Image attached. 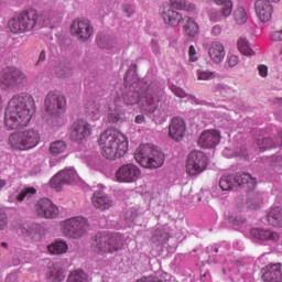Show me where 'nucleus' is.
Here are the masks:
<instances>
[{
  "mask_svg": "<svg viewBox=\"0 0 282 282\" xmlns=\"http://www.w3.org/2000/svg\"><path fill=\"white\" fill-rule=\"evenodd\" d=\"M65 279V270L61 268V265L55 264L53 268L50 269L47 273V281L48 282H61Z\"/></svg>",
  "mask_w": 282,
  "mask_h": 282,
  "instance_id": "obj_31",
  "label": "nucleus"
},
{
  "mask_svg": "<svg viewBox=\"0 0 282 282\" xmlns=\"http://www.w3.org/2000/svg\"><path fill=\"white\" fill-rule=\"evenodd\" d=\"M259 74L262 78H267L268 76V66L261 64L258 66Z\"/></svg>",
  "mask_w": 282,
  "mask_h": 282,
  "instance_id": "obj_54",
  "label": "nucleus"
},
{
  "mask_svg": "<svg viewBox=\"0 0 282 282\" xmlns=\"http://www.w3.org/2000/svg\"><path fill=\"white\" fill-rule=\"evenodd\" d=\"M140 175H142L140 167H138V165L128 163L121 165L117 170L115 177L117 182L131 184L133 182H138V180H140Z\"/></svg>",
  "mask_w": 282,
  "mask_h": 282,
  "instance_id": "obj_15",
  "label": "nucleus"
},
{
  "mask_svg": "<svg viewBox=\"0 0 282 282\" xmlns=\"http://www.w3.org/2000/svg\"><path fill=\"white\" fill-rule=\"evenodd\" d=\"M152 50L155 54H158V52H160V46H158V44H153Z\"/></svg>",
  "mask_w": 282,
  "mask_h": 282,
  "instance_id": "obj_60",
  "label": "nucleus"
},
{
  "mask_svg": "<svg viewBox=\"0 0 282 282\" xmlns=\"http://www.w3.org/2000/svg\"><path fill=\"white\" fill-rule=\"evenodd\" d=\"M171 91L174 93V95L177 96V98H186L188 95L184 91V89L177 87V86H172Z\"/></svg>",
  "mask_w": 282,
  "mask_h": 282,
  "instance_id": "obj_50",
  "label": "nucleus"
},
{
  "mask_svg": "<svg viewBox=\"0 0 282 282\" xmlns=\"http://www.w3.org/2000/svg\"><path fill=\"white\" fill-rule=\"evenodd\" d=\"M212 34L214 36H219V34H221V26L219 24H216L213 29H212Z\"/></svg>",
  "mask_w": 282,
  "mask_h": 282,
  "instance_id": "obj_56",
  "label": "nucleus"
},
{
  "mask_svg": "<svg viewBox=\"0 0 282 282\" xmlns=\"http://www.w3.org/2000/svg\"><path fill=\"white\" fill-rule=\"evenodd\" d=\"M86 116L89 120H100V104L98 101H88L86 104Z\"/></svg>",
  "mask_w": 282,
  "mask_h": 282,
  "instance_id": "obj_29",
  "label": "nucleus"
},
{
  "mask_svg": "<svg viewBox=\"0 0 282 282\" xmlns=\"http://www.w3.org/2000/svg\"><path fill=\"white\" fill-rule=\"evenodd\" d=\"M263 204V196L261 193H250L247 199V206L250 210H257Z\"/></svg>",
  "mask_w": 282,
  "mask_h": 282,
  "instance_id": "obj_34",
  "label": "nucleus"
},
{
  "mask_svg": "<svg viewBox=\"0 0 282 282\" xmlns=\"http://www.w3.org/2000/svg\"><path fill=\"white\" fill-rule=\"evenodd\" d=\"M120 107L122 106H117L113 104V106H109V112H108V121L115 124L120 120Z\"/></svg>",
  "mask_w": 282,
  "mask_h": 282,
  "instance_id": "obj_39",
  "label": "nucleus"
},
{
  "mask_svg": "<svg viewBox=\"0 0 282 282\" xmlns=\"http://www.w3.org/2000/svg\"><path fill=\"white\" fill-rule=\"evenodd\" d=\"M256 144H257L259 151H261V152L268 151L270 149H276V147H279L278 141L271 137H267V138L260 137L257 139Z\"/></svg>",
  "mask_w": 282,
  "mask_h": 282,
  "instance_id": "obj_30",
  "label": "nucleus"
},
{
  "mask_svg": "<svg viewBox=\"0 0 282 282\" xmlns=\"http://www.w3.org/2000/svg\"><path fill=\"white\" fill-rule=\"evenodd\" d=\"M271 162H273L274 166H282V155H273Z\"/></svg>",
  "mask_w": 282,
  "mask_h": 282,
  "instance_id": "obj_55",
  "label": "nucleus"
},
{
  "mask_svg": "<svg viewBox=\"0 0 282 282\" xmlns=\"http://www.w3.org/2000/svg\"><path fill=\"white\" fill-rule=\"evenodd\" d=\"M189 63L197 62V51L194 45H191L188 48Z\"/></svg>",
  "mask_w": 282,
  "mask_h": 282,
  "instance_id": "obj_51",
  "label": "nucleus"
},
{
  "mask_svg": "<svg viewBox=\"0 0 282 282\" xmlns=\"http://www.w3.org/2000/svg\"><path fill=\"white\" fill-rule=\"evenodd\" d=\"M124 242L118 234L98 232L91 242V248L97 254H113L120 252Z\"/></svg>",
  "mask_w": 282,
  "mask_h": 282,
  "instance_id": "obj_5",
  "label": "nucleus"
},
{
  "mask_svg": "<svg viewBox=\"0 0 282 282\" xmlns=\"http://www.w3.org/2000/svg\"><path fill=\"white\" fill-rule=\"evenodd\" d=\"M14 276H15L14 274H10L9 279H14Z\"/></svg>",
  "mask_w": 282,
  "mask_h": 282,
  "instance_id": "obj_64",
  "label": "nucleus"
},
{
  "mask_svg": "<svg viewBox=\"0 0 282 282\" xmlns=\"http://www.w3.org/2000/svg\"><path fill=\"white\" fill-rule=\"evenodd\" d=\"M208 166V156L199 150H193L186 160V173L188 175H199Z\"/></svg>",
  "mask_w": 282,
  "mask_h": 282,
  "instance_id": "obj_13",
  "label": "nucleus"
},
{
  "mask_svg": "<svg viewBox=\"0 0 282 282\" xmlns=\"http://www.w3.org/2000/svg\"><path fill=\"white\" fill-rule=\"evenodd\" d=\"M167 240H169V236L166 235V232L160 229H156L152 235V241L158 246H163V243Z\"/></svg>",
  "mask_w": 282,
  "mask_h": 282,
  "instance_id": "obj_42",
  "label": "nucleus"
},
{
  "mask_svg": "<svg viewBox=\"0 0 282 282\" xmlns=\"http://www.w3.org/2000/svg\"><path fill=\"white\" fill-rule=\"evenodd\" d=\"M228 221L234 226V228H240V226H243L246 224V219L241 215L237 214H229L228 215Z\"/></svg>",
  "mask_w": 282,
  "mask_h": 282,
  "instance_id": "obj_43",
  "label": "nucleus"
},
{
  "mask_svg": "<svg viewBox=\"0 0 282 282\" xmlns=\"http://www.w3.org/2000/svg\"><path fill=\"white\" fill-rule=\"evenodd\" d=\"M234 19L238 25H243L248 21V13L246 12V9L243 7H239L234 12Z\"/></svg>",
  "mask_w": 282,
  "mask_h": 282,
  "instance_id": "obj_40",
  "label": "nucleus"
},
{
  "mask_svg": "<svg viewBox=\"0 0 282 282\" xmlns=\"http://www.w3.org/2000/svg\"><path fill=\"white\" fill-rule=\"evenodd\" d=\"M250 232L259 241H279L281 239L279 232L270 229L252 228Z\"/></svg>",
  "mask_w": 282,
  "mask_h": 282,
  "instance_id": "obj_24",
  "label": "nucleus"
},
{
  "mask_svg": "<svg viewBox=\"0 0 282 282\" xmlns=\"http://www.w3.org/2000/svg\"><path fill=\"white\" fill-rule=\"evenodd\" d=\"M4 228H8V214L0 209V230H4Z\"/></svg>",
  "mask_w": 282,
  "mask_h": 282,
  "instance_id": "obj_48",
  "label": "nucleus"
},
{
  "mask_svg": "<svg viewBox=\"0 0 282 282\" xmlns=\"http://www.w3.org/2000/svg\"><path fill=\"white\" fill-rule=\"evenodd\" d=\"M123 12L127 14V17H133V14H135V9L131 4H124Z\"/></svg>",
  "mask_w": 282,
  "mask_h": 282,
  "instance_id": "obj_53",
  "label": "nucleus"
},
{
  "mask_svg": "<svg viewBox=\"0 0 282 282\" xmlns=\"http://www.w3.org/2000/svg\"><path fill=\"white\" fill-rule=\"evenodd\" d=\"M73 70L69 66H62L56 68V76L58 78H69L72 76Z\"/></svg>",
  "mask_w": 282,
  "mask_h": 282,
  "instance_id": "obj_45",
  "label": "nucleus"
},
{
  "mask_svg": "<svg viewBox=\"0 0 282 282\" xmlns=\"http://www.w3.org/2000/svg\"><path fill=\"white\" fill-rule=\"evenodd\" d=\"M256 14L262 23H268L272 19L274 7L270 0H257L254 3Z\"/></svg>",
  "mask_w": 282,
  "mask_h": 282,
  "instance_id": "obj_18",
  "label": "nucleus"
},
{
  "mask_svg": "<svg viewBox=\"0 0 282 282\" xmlns=\"http://www.w3.org/2000/svg\"><path fill=\"white\" fill-rule=\"evenodd\" d=\"M96 43L100 50H113L117 44L116 37L105 34L98 33L96 36Z\"/></svg>",
  "mask_w": 282,
  "mask_h": 282,
  "instance_id": "obj_27",
  "label": "nucleus"
},
{
  "mask_svg": "<svg viewBox=\"0 0 282 282\" xmlns=\"http://www.w3.org/2000/svg\"><path fill=\"white\" fill-rule=\"evenodd\" d=\"M227 91H230V86L226 85V84H216L213 87V93L214 94H220L221 96H225V94Z\"/></svg>",
  "mask_w": 282,
  "mask_h": 282,
  "instance_id": "obj_46",
  "label": "nucleus"
},
{
  "mask_svg": "<svg viewBox=\"0 0 282 282\" xmlns=\"http://www.w3.org/2000/svg\"><path fill=\"white\" fill-rule=\"evenodd\" d=\"M169 135L175 142H180V140L184 139L186 135V123L184 119L181 117H174L169 128Z\"/></svg>",
  "mask_w": 282,
  "mask_h": 282,
  "instance_id": "obj_20",
  "label": "nucleus"
},
{
  "mask_svg": "<svg viewBox=\"0 0 282 282\" xmlns=\"http://www.w3.org/2000/svg\"><path fill=\"white\" fill-rule=\"evenodd\" d=\"M267 219L270 226H274L275 228H282V208L281 207L272 208L269 212Z\"/></svg>",
  "mask_w": 282,
  "mask_h": 282,
  "instance_id": "obj_28",
  "label": "nucleus"
},
{
  "mask_svg": "<svg viewBox=\"0 0 282 282\" xmlns=\"http://www.w3.org/2000/svg\"><path fill=\"white\" fill-rule=\"evenodd\" d=\"M91 135V124L85 119L75 120L69 129V140L76 144H85Z\"/></svg>",
  "mask_w": 282,
  "mask_h": 282,
  "instance_id": "obj_12",
  "label": "nucleus"
},
{
  "mask_svg": "<svg viewBox=\"0 0 282 282\" xmlns=\"http://www.w3.org/2000/svg\"><path fill=\"white\" fill-rule=\"evenodd\" d=\"M36 111L34 98L30 94L14 95L8 102L4 112V124L7 129H21L30 124L32 113Z\"/></svg>",
  "mask_w": 282,
  "mask_h": 282,
  "instance_id": "obj_3",
  "label": "nucleus"
},
{
  "mask_svg": "<svg viewBox=\"0 0 282 282\" xmlns=\"http://www.w3.org/2000/svg\"><path fill=\"white\" fill-rule=\"evenodd\" d=\"M0 85L4 89H19L28 85V75L21 68L7 66L2 69Z\"/></svg>",
  "mask_w": 282,
  "mask_h": 282,
  "instance_id": "obj_9",
  "label": "nucleus"
},
{
  "mask_svg": "<svg viewBox=\"0 0 282 282\" xmlns=\"http://www.w3.org/2000/svg\"><path fill=\"white\" fill-rule=\"evenodd\" d=\"M262 281L282 282L281 263L269 264L263 269Z\"/></svg>",
  "mask_w": 282,
  "mask_h": 282,
  "instance_id": "obj_21",
  "label": "nucleus"
},
{
  "mask_svg": "<svg viewBox=\"0 0 282 282\" xmlns=\"http://www.w3.org/2000/svg\"><path fill=\"white\" fill-rule=\"evenodd\" d=\"M219 142H221V134L217 130H206L198 139V144L203 149H215Z\"/></svg>",
  "mask_w": 282,
  "mask_h": 282,
  "instance_id": "obj_19",
  "label": "nucleus"
},
{
  "mask_svg": "<svg viewBox=\"0 0 282 282\" xmlns=\"http://www.w3.org/2000/svg\"><path fill=\"white\" fill-rule=\"evenodd\" d=\"M135 122L137 124H142V122H144V117L142 115H138L135 117Z\"/></svg>",
  "mask_w": 282,
  "mask_h": 282,
  "instance_id": "obj_59",
  "label": "nucleus"
},
{
  "mask_svg": "<svg viewBox=\"0 0 282 282\" xmlns=\"http://www.w3.org/2000/svg\"><path fill=\"white\" fill-rule=\"evenodd\" d=\"M41 142L39 130L28 129L9 135V144L15 151H30Z\"/></svg>",
  "mask_w": 282,
  "mask_h": 282,
  "instance_id": "obj_8",
  "label": "nucleus"
},
{
  "mask_svg": "<svg viewBox=\"0 0 282 282\" xmlns=\"http://www.w3.org/2000/svg\"><path fill=\"white\" fill-rule=\"evenodd\" d=\"M98 144L101 155L106 158V160H118V158H122L129 149L127 137L113 129H107L102 132L99 137Z\"/></svg>",
  "mask_w": 282,
  "mask_h": 282,
  "instance_id": "obj_4",
  "label": "nucleus"
},
{
  "mask_svg": "<svg viewBox=\"0 0 282 282\" xmlns=\"http://www.w3.org/2000/svg\"><path fill=\"white\" fill-rule=\"evenodd\" d=\"M45 58H46V53H45V51H42L40 53V56H39V59H37V65H39V63H43L45 61Z\"/></svg>",
  "mask_w": 282,
  "mask_h": 282,
  "instance_id": "obj_58",
  "label": "nucleus"
},
{
  "mask_svg": "<svg viewBox=\"0 0 282 282\" xmlns=\"http://www.w3.org/2000/svg\"><path fill=\"white\" fill-rule=\"evenodd\" d=\"M238 50L245 56H253L254 54V51L250 47V42H248V39L246 37H240L238 40Z\"/></svg>",
  "mask_w": 282,
  "mask_h": 282,
  "instance_id": "obj_36",
  "label": "nucleus"
},
{
  "mask_svg": "<svg viewBox=\"0 0 282 282\" xmlns=\"http://www.w3.org/2000/svg\"><path fill=\"white\" fill-rule=\"evenodd\" d=\"M50 151L52 155H61L67 151V143L65 141H55L51 143Z\"/></svg>",
  "mask_w": 282,
  "mask_h": 282,
  "instance_id": "obj_37",
  "label": "nucleus"
},
{
  "mask_svg": "<svg viewBox=\"0 0 282 282\" xmlns=\"http://www.w3.org/2000/svg\"><path fill=\"white\" fill-rule=\"evenodd\" d=\"M134 160L143 169H160L164 165V153L151 144L140 145L135 153Z\"/></svg>",
  "mask_w": 282,
  "mask_h": 282,
  "instance_id": "obj_6",
  "label": "nucleus"
},
{
  "mask_svg": "<svg viewBox=\"0 0 282 282\" xmlns=\"http://www.w3.org/2000/svg\"><path fill=\"white\" fill-rule=\"evenodd\" d=\"M276 102H282V98H275Z\"/></svg>",
  "mask_w": 282,
  "mask_h": 282,
  "instance_id": "obj_63",
  "label": "nucleus"
},
{
  "mask_svg": "<svg viewBox=\"0 0 282 282\" xmlns=\"http://www.w3.org/2000/svg\"><path fill=\"white\" fill-rule=\"evenodd\" d=\"M181 23L186 36H189V39L199 36V24H197L193 18L184 17V20Z\"/></svg>",
  "mask_w": 282,
  "mask_h": 282,
  "instance_id": "obj_26",
  "label": "nucleus"
},
{
  "mask_svg": "<svg viewBox=\"0 0 282 282\" xmlns=\"http://www.w3.org/2000/svg\"><path fill=\"white\" fill-rule=\"evenodd\" d=\"M6 184H8L6 180H0V188H4Z\"/></svg>",
  "mask_w": 282,
  "mask_h": 282,
  "instance_id": "obj_61",
  "label": "nucleus"
},
{
  "mask_svg": "<svg viewBox=\"0 0 282 282\" xmlns=\"http://www.w3.org/2000/svg\"><path fill=\"white\" fill-rule=\"evenodd\" d=\"M198 80H213L215 78V73L210 70H198Z\"/></svg>",
  "mask_w": 282,
  "mask_h": 282,
  "instance_id": "obj_47",
  "label": "nucleus"
},
{
  "mask_svg": "<svg viewBox=\"0 0 282 282\" xmlns=\"http://www.w3.org/2000/svg\"><path fill=\"white\" fill-rule=\"evenodd\" d=\"M138 65L131 64L124 76V84L116 94L113 102L117 107H133L141 105L142 111L147 113H155L158 104L164 98V88L160 84L152 82L148 84L144 80H131V72H135Z\"/></svg>",
  "mask_w": 282,
  "mask_h": 282,
  "instance_id": "obj_1",
  "label": "nucleus"
},
{
  "mask_svg": "<svg viewBox=\"0 0 282 282\" xmlns=\"http://www.w3.org/2000/svg\"><path fill=\"white\" fill-rule=\"evenodd\" d=\"M139 215H140V212H138V208L132 207V208L128 209L124 213V221H126L127 226H131V224H133L135 221V219H138Z\"/></svg>",
  "mask_w": 282,
  "mask_h": 282,
  "instance_id": "obj_41",
  "label": "nucleus"
},
{
  "mask_svg": "<svg viewBox=\"0 0 282 282\" xmlns=\"http://www.w3.org/2000/svg\"><path fill=\"white\" fill-rule=\"evenodd\" d=\"M87 281H89V275L83 269H77L69 273L66 282H87Z\"/></svg>",
  "mask_w": 282,
  "mask_h": 282,
  "instance_id": "obj_35",
  "label": "nucleus"
},
{
  "mask_svg": "<svg viewBox=\"0 0 282 282\" xmlns=\"http://www.w3.org/2000/svg\"><path fill=\"white\" fill-rule=\"evenodd\" d=\"M62 229L70 239H82L89 232V220L83 216L68 218L62 223Z\"/></svg>",
  "mask_w": 282,
  "mask_h": 282,
  "instance_id": "obj_10",
  "label": "nucleus"
},
{
  "mask_svg": "<svg viewBox=\"0 0 282 282\" xmlns=\"http://www.w3.org/2000/svg\"><path fill=\"white\" fill-rule=\"evenodd\" d=\"M161 17L165 25H169L170 28H177V25L184 21L182 13L172 8L165 9Z\"/></svg>",
  "mask_w": 282,
  "mask_h": 282,
  "instance_id": "obj_23",
  "label": "nucleus"
},
{
  "mask_svg": "<svg viewBox=\"0 0 282 282\" xmlns=\"http://www.w3.org/2000/svg\"><path fill=\"white\" fill-rule=\"evenodd\" d=\"M207 279H210V273L209 272H205L203 275H200V281L202 282H210V280H207Z\"/></svg>",
  "mask_w": 282,
  "mask_h": 282,
  "instance_id": "obj_57",
  "label": "nucleus"
},
{
  "mask_svg": "<svg viewBox=\"0 0 282 282\" xmlns=\"http://www.w3.org/2000/svg\"><path fill=\"white\" fill-rule=\"evenodd\" d=\"M219 186L221 191H237V188L254 191L257 177H252L250 173L225 174L219 181Z\"/></svg>",
  "mask_w": 282,
  "mask_h": 282,
  "instance_id": "obj_7",
  "label": "nucleus"
},
{
  "mask_svg": "<svg viewBox=\"0 0 282 282\" xmlns=\"http://www.w3.org/2000/svg\"><path fill=\"white\" fill-rule=\"evenodd\" d=\"M65 97L56 91H50L44 99L45 113L51 116L47 119L51 124H56V120L61 118L63 109H65Z\"/></svg>",
  "mask_w": 282,
  "mask_h": 282,
  "instance_id": "obj_11",
  "label": "nucleus"
},
{
  "mask_svg": "<svg viewBox=\"0 0 282 282\" xmlns=\"http://www.w3.org/2000/svg\"><path fill=\"white\" fill-rule=\"evenodd\" d=\"M208 54L210 61L218 65V63H221V61H224V57L226 56V48L220 42H213L209 46Z\"/></svg>",
  "mask_w": 282,
  "mask_h": 282,
  "instance_id": "obj_25",
  "label": "nucleus"
},
{
  "mask_svg": "<svg viewBox=\"0 0 282 282\" xmlns=\"http://www.w3.org/2000/svg\"><path fill=\"white\" fill-rule=\"evenodd\" d=\"M170 6L174 10H184L185 12H195V4L186 0H170Z\"/></svg>",
  "mask_w": 282,
  "mask_h": 282,
  "instance_id": "obj_32",
  "label": "nucleus"
},
{
  "mask_svg": "<svg viewBox=\"0 0 282 282\" xmlns=\"http://www.w3.org/2000/svg\"><path fill=\"white\" fill-rule=\"evenodd\" d=\"M270 39L273 43H282V29L278 31H272L270 33Z\"/></svg>",
  "mask_w": 282,
  "mask_h": 282,
  "instance_id": "obj_49",
  "label": "nucleus"
},
{
  "mask_svg": "<svg viewBox=\"0 0 282 282\" xmlns=\"http://www.w3.org/2000/svg\"><path fill=\"white\" fill-rule=\"evenodd\" d=\"M47 250L51 254H65V252L68 250L67 242L56 240L55 242L48 245Z\"/></svg>",
  "mask_w": 282,
  "mask_h": 282,
  "instance_id": "obj_33",
  "label": "nucleus"
},
{
  "mask_svg": "<svg viewBox=\"0 0 282 282\" xmlns=\"http://www.w3.org/2000/svg\"><path fill=\"white\" fill-rule=\"evenodd\" d=\"M63 9H48L41 14L34 10L24 11L13 17L8 25L12 34H25V32H32L34 28H43V25H50V23H61L63 21Z\"/></svg>",
  "mask_w": 282,
  "mask_h": 282,
  "instance_id": "obj_2",
  "label": "nucleus"
},
{
  "mask_svg": "<svg viewBox=\"0 0 282 282\" xmlns=\"http://www.w3.org/2000/svg\"><path fill=\"white\" fill-rule=\"evenodd\" d=\"M35 210L42 219H56L61 215V209L50 198L40 199L35 205Z\"/></svg>",
  "mask_w": 282,
  "mask_h": 282,
  "instance_id": "obj_17",
  "label": "nucleus"
},
{
  "mask_svg": "<svg viewBox=\"0 0 282 282\" xmlns=\"http://www.w3.org/2000/svg\"><path fill=\"white\" fill-rule=\"evenodd\" d=\"M70 32L78 41L85 43L94 36V25H91V22L87 19L77 18L70 24Z\"/></svg>",
  "mask_w": 282,
  "mask_h": 282,
  "instance_id": "obj_14",
  "label": "nucleus"
},
{
  "mask_svg": "<svg viewBox=\"0 0 282 282\" xmlns=\"http://www.w3.org/2000/svg\"><path fill=\"white\" fill-rule=\"evenodd\" d=\"M76 177H78L76 170L68 167L55 174L51 178L50 184L52 188H55V191L58 192L62 191L65 184H74L76 182Z\"/></svg>",
  "mask_w": 282,
  "mask_h": 282,
  "instance_id": "obj_16",
  "label": "nucleus"
},
{
  "mask_svg": "<svg viewBox=\"0 0 282 282\" xmlns=\"http://www.w3.org/2000/svg\"><path fill=\"white\" fill-rule=\"evenodd\" d=\"M227 63L229 67H237V65H239V57L237 55H229L227 57Z\"/></svg>",
  "mask_w": 282,
  "mask_h": 282,
  "instance_id": "obj_52",
  "label": "nucleus"
},
{
  "mask_svg": "<svg viewBox=\"0 0 282 282\" xmlns=\"http://www.w3.org/2000/svg\"><path fill=\"white\" fill-rule=\"evenodd\" d=\"M2 248H8V242H1Z\"/></svg>",
  "mask_w": 282,
  "mask_h": 282,
  "instance_id": "obj_62",
  "label": "nucleus"
},
{
  "mask_svg": "<svg viewBox=\"0 0 282 282\" xmlns=\"http://www.w3.org/2000/svg\"><path fill=\"white\" fill-rule=\"evenodd\" d=\"M217 6H223L221 14L223 17H230L232 14V1L230 0H214Z\"/></svg>",
  "mask_w": 282,
  "mask_h": 282,
  "instance_id": "obj_38",
  "label": "nucleus"
},
{
  "mask_svg": "<svg viewBox=\"0 0 282 282\" xmlns=\"http://www.w3.org/2000/svg\"><path fill=\"white\" fill-rule=\"evenodd\" d=\"M32 195H36V188L34 187H26L21 191V193L18 194L17 200L18 202H23L25 197H32Z\"/></svg>",
  "mask_w": 282,
  "mask_h": 282,
  "instance_id": "obj_44",
  "label": "nucleus"
},
{
  "mask_svg": "<svg viewBox=\"0 0 282 282\" xmlns=\"http://www.w3.org/2000/svg\"><path fill=\"white\" fill-rule=\"evenodd\" d=\"M93 205L99 210H109L113 206V200L105 192H95L91 198Z\"/></svg>",
  "mask_w": 282,
  "mask_h": 282,
  "instance_id": "obj_22",
  "label": "nucleus"
}]
</instances>
